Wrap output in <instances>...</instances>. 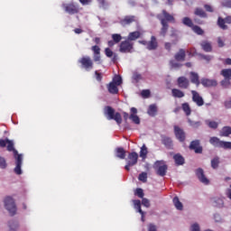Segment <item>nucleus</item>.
<instances>
[{"instance_id": "1", "label": "nucleus", "mask_w": 231, "mask_h": 231, "mask_svg": "<svg viewBox=\"0 0 231 231\" xmlns=\"http://www.w3.org/2000/svg\"><path fill=\"white\" fill-rule=\"evenodd\" d=\"M7 142V151L9 152L14 153V158L15 160V168H14V173L17 174L18 176H21L23 174V170H21V167H23V154H19V152L15 150L14 147V141L6 139Z\"/></svg>"}, {"instance_id": "2", "label": "nucleus", "mask_w": 231, "mask_h": 231, "mask_svg": "<svg viewBox=\"0 0 231 231\" xmlns=\"http://www.w3.org/2000/svg\"><path fill=\"white\" fill-rule=\"evenodd\" d=\"M162 14H158L157 19L161 21L162 28H161V35L165 37L167 35V32H169V23H176V19L171 14H169L166 10H162Z\"/></svg>"}, {"instance_id": "3", "label": "nucleus", "mask_w": 231, "mask_h": 231, "mask_svg": "<svg viewBox=\"0 0 231 231\" xmlns=\"http://www.w3.org/2000/svg\"><path fill=\"white\" fill-rule=\"evenodd\" d=\"M104 115L107 120H115L118 125L122 124V115L118 112L115 113V108L110 106H105Z\"/></svg>"}, {"instance_id": "4", "label": "nucleus", "mask_w": 231, "mask_h": 231, "mask_svg": "<svg viewBox=\"0 0 231 231\" xmlns=\"http://www.w3.org/2000/svg\"><path fill=\"white\" fill-rule=\"evenodd\" d=\"M62 8L66 14L69 15H79L80 14V11L82 10V7H80V5L76 2H70L69 4H62Z\"/></svg>"}, {"instance_id": "5", "label": "nucleus", "mask_w": 231, "mask_h": 231, "mask_svg": "<svg viewBox=\"0 0 231 231\" xmlns=\"http://www.w3.org/2000/svg\"><path fill=\"white\" fill-rule=\"evenodd\" d=\"M5 208L9 212L10 216H15L17 214V206L15 200L12 197H6L4 200Z\"/></svg>"}, {"instance_id": "6", "label": "nucleus", "mask_w": 231, "mask_h": 231, "mask_svg": "<svg viewBox=\"0 0 231 231\" xmlns=\"http://www.w3.org/2000/svg\"><path fill=\"white\" fill-rule=\"evenodd\" d=\"M209 143L213 145V147H219L220 149H231V142L221 141L216 136L209 139Z\"/></svg>"}, {"instance_id": "7", "label": "nucleus", "mask_w": 231, "mask_h": 231, "mask_svg": "<svg viewBox=\"0 0 231 231\" xmlns=\"http://www.w3.org/2000/svg\"><path fill=\"white\" fill-rule=\"evenodd\" d=\"M153 169L158 176H165L167 174L168 166L163 161H156Z\"/></svg>"}, {"instance_id": "8", "label": "nucleus", "mask_w": 231, "mask_h": 231, "mask_svg": "<svg viewBox=\"0 0 231 231\" xmlns=\"http://www.w3.org/2000/svg\"><path fill=\"white\" fill-rule=\"evenodd\" d=\"M134 49V43L131 40L126 39L119 45V51L121 53H132Z\"/></svg>"}, {"instance_id": "9", "label": "nucleus", "mask_w": 231, "mask_h": 231, "mask_svg": "<svg viewBox=\"0 0 231 231\" xmlns=\"http://www.w3.org/2000/svg\"><path fill=\"white\" fill-rule=\"evenodd\" d=\"M79 64H81V68L86 69V71H91L93 69V60L89 56H83L81 59L79 60Z\"/></svg>"}, {"instance_id": "10", "label": "nucleus", "mask_w": 231, "mask_h": 231, "mask_svg": "<svg viewBox=\"0 0 231 231\" xmlns=\"http://www.w3.org/2000/svg\"><path fill=\"white\" fill-rule=\"evenodd\" d=\"M231 24V15H227L226 18L221 16L217 19V26L221 28V30H228V25Z\"/></svg>"}, {"instance_id": "11", "label": "nucleus", "mask_w": 231, "mask_h": 231, "mask_svg": "<svg viewBox=\"0 0 231 231\" xmlns=\"http://www.w3.org/2000/svg\"><path fill=\"white\" fill-rule=\"evenodd\" d=\"M192 95V101L199 106L201 107V106L205 105V100H203V97L199 95V93L196 90H191Z\"/></svg>"}, {"instance_id": "12", "label": "nucleus", "mask_w": 231, "mask_h": 231, "mask_svg": "<svg viewBox=\"0 0 231 231\" xmlns=\"http://www.w3.org/2000/svg\"><path fill=\"white\" fill-rule=\"evenodd\" d=\"M177 86L180 89H189L190 81H189V79L181 76L177 79Z\"/></svg>"}, {"instance_id": "13", "label": "nucleus", "mask_w": 231, "mask_h": 231, "mask_svg": "<svg viewBox=\"0 0 231 231\" xmlns=\"http://www.w3.org/2000/svg\"><path fill=\"white\" fill-rule=\"evenodd\" d=\"M196 176L200 181V183H203L204 185H208L210 183V180L207 179V176H205V171L203 169L199 168L196 170Z\"/></svg>"}, {"instance_id": "14", "label": "nucleus", "mask_w": 231, "mask_h": 231, "mask_svg": "<svg viewBox=\"0 0 231 231\" xmlns=\"http://www.w3.org/2000/svg\"><path fill=\"white\" fill-rule=\"evenodd\" d=\"M199 144V140L192 141L189 144L190 151H194L196 154H201L203 152V147Z\"/></svg>"}, {"instance_id": "15", "label": "nucleus", "mask_w": 231, "mask_h": 231, "mask_svg": "<svg viewBox=\"0 0 231 231\" xmlns=\"http://www.w3.org/2000/svg\"><path fill=\"white\" fill-rule=\"evenodd\" d=\"M130 113L131 115L129 116V119L132 120V122L136 125H140V117L137 116L138 109H136V107H132L130 109Z\"/></svg>"}, {"instance_id": "16", "label": "nucleus", "mask_w": 231, "mask_h": 231, "mask_svg": "<svg viewBox=\"0 0 231 231\" xmlns=\"http://www.w3.org/2000/svg\"><path fill=\"white\" fill-rule=\"evenodd\" d=\"M91 51H93L94 62H100V60H102L100 56V47L98 45H94L91 47Z\"/></svg>"}, {"instance_id": "17", "label": "nucleus", "mask_w": 231, "mask_h": 231, "mask_svg": "<svg viewBox=\"0 0 231 231\" xmlns=\"http://www.w3.org/2000/svg\"><path fill=\"white\" fill-rule=\"evenodd\" d=\"M174 133H175V136L177 138V140H179V142H183L186 138L185 136V132L183 131V129L180 128V126L175 125L174 126Z\"/></svg>"}, {"instance_id": "18", "label": "nucleus", "mask_w": 231, "mask_h": 231, "mask_svg": "<svg viewBox=\"0 0 231 231\" xmlns=\"http://www.w3.org/2000/svg\"><path fill=\"white\" fill-rule=\"evenodd\" d=\"M189 79L191 84H195L197 88H199V84H201L199 81V74L194 71L189 72Z\"/></svg>"}, {"instance_id": "19", "label": "nucleus", "mask_w": 231, "mask_h": 231, "mask_svg": "<svg viewBox=\"0 0 231 231\" xmlns=\"http://www.w3.org/2000/svg\"><path fill=\"white\" fill-rule=\"evenodd\" d=\"M200 84H202L204 88H216L217 81H216V79H202Z\"/></svg>"}, {"instance_id": "20", "label": "nucleus", "mask_w": 231, "mask_h": 231, "mask_svg": "<svg viewBox=\"0 0 231 231\" xmlns=\"http://www.w3.org/2000/svg\"><path fill=\"white\" fill-rule=\"evenodd\" d=\"M127 163L134 166L138 163V154L136 153V152H133L128 154Z\"/></svg>"}, {"instance_id": "21", "label": "nucleus", "mask_w": 231, "mask_h": 231, "mask_svg": "<svg viewBox=\"0 0 231 231\" xmlns=\"http://www.w3.org/2000/svg\"><path fill=\"white\" fill-rule=\"evenodd\" d=\"M150 51H152L154 50L158 49V40L156 39V36H152L151 41L148 42V45L146 47Z\"/></svg>"}, {"instance_id": "22", "label": "nucleus", "mask_w": 231, "mask_h": 231, "mask_svg": "<svg viewBox=\"0 0 231 231\" xmlns=\"http://www.w3.org/2000/svg\"><path fill=\"white\" fill-rule=\"evenodd\" d=\"M186 57H187V54L185 52V50L183 49H180L179 51L174 55V59L175 60H177V62H185Z\"/></svg>"}, {"instance_id": "23", "label": "nucleus", "mask_w": 231, "mask_h": 231, "mask_svg": "<svg viewBox=\"0 0 231 231\" xmlns=\"http://www.w3.org/2000/svg\"><path fill=\"white\" fill-rule=\"evenodd\" d=\"M134 21H136V16L127 15V16H125V18L120 21V23L122 24V26H127L129 24H133Z\"/></svg>"}, {"instance_id": "24", "label": "nucleus", "mask_w": 231, "mask_h": 231, "mask_svg": "<svg viewBox=\"0 0 231 231\" xmlns=\"http://www.w3.org/2000/svg\"><path fill=\"white\" fill-rule=\"evenodd\" d=\"M162 143L166 147V149H172V139L171 137L162 135Z\"/></svg>"}, {"instance_id": "25", "label": "nucleus", "mask_w": 231, "mask_h": 231, "mask_svg": "<svg viewBox=\"0 0 231 231\" xmlns=\"http://www.w3.org/2000/svg\"><path fill=\"white\" fill-rule=\"evenodd\" d=\"M107 90L111 95H118V85L110 82L107 85Z\"/></svg>"}, {"instance_id": "26", "label": "nucleus", "mask_w": 231, "mask_h": 231, "mask_svg": "<svg viewBox=\"0 0 231 231\" xmlns=\"http://www.w3.org/2000/svg\"><path fill=\"white\" fill-rule=\"evenodd\" d=\"M171 96L174 98H183V97H185V92L181 91L179 88H172L171 89Z\"/></svg>"}, {"instance_id": "27", "label": "nucleus", "mask_w": 231, "mask_h": 231, "mask_svg": "<svg viewBox=\"0 0 231 231\" xmlns=\"http://www.w3.org/2000/svg\"><path fill=\"white\" fill-rule=\"evenodd\" d=\"M142 37V32L140 31H135L132 32L128 34L127 39L132 42V41H136L137 39H140Z\"/></svg>"}, {"instance_id": "28", "label": "nucleus", "mask_w": 231, "mask_h": 231, "mask_svg": "<svg viewBox=\"0 0 231 231\" xmlns=\"http://www.w3.org/2000/svg\"><path fill=\"white\" fill-rule=\"evenodd\" d=\"M200 46L202 48V50L206 52H210L212 51V43H210L208 41H204L200 43Z\"/></svg>"}, {"instance_id": "29", "label": "nucleus", "mask_w": 231, "mask_h": 231, "mask_svg": "<svg viewBox=\"0 0 231 231\" xmlns=\"http://www.w3.org/2000/svg\"><path fill=\"white\" fill-rule=\"evenodd\" d=\"M231 134V126H223L219 132V136L228 137Z\"/></svg>"}, {"instance_id": "30", "label": "nucleus", "mask_w": 231, "mask_h": 231, "mask_svg": "<svg viewBox=\"0 0 231 231\" xmlns=\"http://www.w3.org/2000/svg\"><path fill=\"white\" fill-rule=\"evenodd\" d=\"M173 160H174L176 165H183L185 163V158H183L182 155L180 153H176L173 156Z\"/></svg>"}, {"instance_id": "31", "label": "nucleus", "mask_w": 231, "mask_h": 231, "mask_svg": "<svg viewBox=\"0 0 231 231\" xmlns=\"http://www.w3.org/2000/svg\"><path fill=\"white\" fill-rule=\"evenodd\" d=\"M116 156L120 158V160L125 159V150L123 147H118L116 149Z\"/></svg>"}, {"instance_id": "32", "label": "nucleus", "mask_w": 231, "mask_h": 231, "mask_svg": "<svg viewBox=\"0 0 231 231\" xmlns=\"http://www.w3.org/2000/svg\"><path fill=\"white\" fill-rule=\"evenodd\" d=\"M182 107V111H184L186 116H190L191 113H192V109L190 108V105H189V103H183L181 105Z\"/></svg>"}, {"instance_id": "33", "label": "nucleus", "mask_w": 231, "mask_h": 231, "mask_svg": "<svg viewBox=\"0 0 231 231\" xmlns=\"http://www.w3.org/2000/svg\"><path fill=\"white\" fill-rule=\"evenodd\" d=\"M172 202L177 210H183V204L180 201V198L174 197Z\"/></svg>"}, {"instance_id": "34", "label": "nucleus", "mask_w": 231, "mask_h": 231, "mask_svg": "<svg viewBox=\"0 0 231 231\" xmlns=\"http://www.w3.org/2000/svg\"><path fill=\"white\" fill-rule=\"evenodd\" d=\"M147 113L150 116H156V113H158L156 105H150Z\"/></svg>"}, {"instance_id": "35", "label": "nucleus", "mask_w": 231, "mask_h": 231, "mask_svg": "<svg viewBox=\"0 0 231 231\" xmlns=\"http://www.w3.org/2000/svg\"><path fill=\"white\" fill-rule=\"evenodd\" d=\"M194 14L204 19L208 17L207 13H205V11L199 7L195 9Z\"/></svg>"}, {"instance_id": "36", "label": "nucleus", "mask_w": 231, "mask_h": 231, "mask_svg": "<svg viewBox=\"0 0 231 231\" xmlns=\"http://www.w3.org/2000/svg\"><path fill=\"white\" fill-rule=\"evenodd\" d=\"M206 125L210 129H217V127H219V124L212 120H206Z\"/></svg>"}, {"instance_id": "37", "label": "nucleus", "mask_w": 231, "mask_h": 231, "mask_svg": "<svg viewBox=\"0 0 231 231\" xmlns=\"http://www.w3.org/2000/svg\"><path fill=\"white\" fill-rule=\"evenodd\" d=\"M182 23L184 26H188L189 28H191L194 26V23H192V20L189 17H184L182 19Z\"/></svg>"}, {"instance_id": "38", "label": "nucleus", "mask_w": 231, "mask_h": 231, "mask_svg": "<svg viewBox=\"0 0 231 231\" xmlns=\"http://www.w3.org/2000/svg\"><path fill=\"white\" fill-rule=\"evenodd\" d=\"M219 163H221L219 157L216 156L211 160V167L212 169H217L219 167Z\"/></svg>"}, {"instance_id": "39", "label": "nucleus", "mask_w": 231, "mask_h": 231, "mask_svg": "<svg viewBox=\"0 0 231 231\" xmlns=\"http://www.w3.org/2000/svg\"><path fill=\"white\" fill-rule=\"evenodd\" d=\"M148 151H147V146H145V144H143L141 147V151H140V157L143 158V160H145L147 158V154H148Z\"/></svg>"}, {"instance_id": "40", "label": "nucleus", "mask_w": 231, "mask_h": 231, "mask_svg": "<svg viewBox=\"0 0 231 231\" xmlns=\"http://www.w3.org/2000/svg\"><path fill=\"white\" fill-rule=\"evenodd\" d=\"M134 207L139 212V214H143V210H142V201L134 200Z\"/></svg>"}, {"instance_id": "41", "label": "nucleus", "mask_w": 231, "mask_h": 231, "mask_svg": "<svg viewBox=\"0 0 231 231\" xmlns=\"http://www.w3.org/2000/svg\"><path fill=\"white\" fill-rule=\"evenodd\" d=\"M170 66L172 69H180L181 66H183L181 63H179L178 61H175L174 60H170Z\"/></svg>"}, {"instance_id": "42", "label": "nucleus", "mask_w": 231, "mask_h": 231, "mask_svg": "<svg viewBox=\"0 0 231 231\" xmlns=\"http://www.w3.org/2000/svg\"><path fill=\"white\" fill-rule=\"evenodd\" d=\"M8 225H9V229L11 231H15L19 228V223L14 220L9 221Z\"/></svg>"}, {"instance_id": "43", "label": "nucleus", "mask_w": 231, "mask_h": 231, "mask_svg": "<svg viewBox=\"0 0 231 231\" xmlns=\"http://www.w3.org/2000/svg\"><path fill=\"white\" fill-rule=\"evenodd\" d=\"M191 30L194 32V33H197V35H203L205 33V31H203V29L198 25H194Z\"/></svg>"}, {"instance_id": "44", "label": "nucleus", "mask_w": 231, "mask_h": 231, "mask_svg": "<svg viewBox=\"0 0 231 231\" xmlns=\"http://www.w3.org/2000/svg\"><path fill=\"white\" fill-rule=\"evenodd\" d=\"M111 82L116 86H122V77L116 75Z\"/></svg>"}, {"instance_id": "45", "label": "nucleus", "mask_w": 231, "mask_h": 231, "mask_svg": "<svg viewBox=\"0 0 231 231\" xmlns=\"http://www.w3.org/2000/svg\"><path fill=\"white\" fill-rule=\"evenodd\" d=\"M134 195L141 198V199H143V196H145L142 188H137L134 191Z\"/></svg>"}, {"instance_id": "46", "label": "nucleus", "mask_w": 231, "mask_h": 231, "mask_svg": "<svg viewBox=\"0 0 231 231\" xmlns=\"http://www.w3.org/2000/svg\"><path fill=\"white\" fill-rule=\"evenodd\" d=\"M112 39L116 44H118L122 41V35L118 33L112 34Z\"/></svg>"}, {"instance_id": "47", "label": "nucleus", "mask_w": 231, "mask_h": 231, "mask_svg": "<svg viewBox=\"0 0 231 231\" xmlns=\"http://www.w3.org/2000/svg\"><path fill=\"white\" fill-rule=\"evenodd\" d=\"M139 181H143V183H147V172H142L138 177Z\"/></svg>"}, {"instance_id": "48", "label": "nucleus", "mask_w": 231, "mask_h": 231, "mask_svg": "<svg viewBox=\"0 0 231 231\" xmlns=\"http://www.w3.org/2000/svg\"><path fill=\"white\" fill-rule=\"evenodd\" d=\"M6 167H8V164L6 163V159L0 156V169H6Z\"/></svg>"}, {"instance_id": "49", "label": "nucleus", "mask_w": 231, "mask_h": 231, "mask_svg": "<svg viewBox=\"0 0 231 231\" xmlns=\"http://www.w3.org/2000/svg\"><path fill=\"white\" fill-rule=\"evenodd\" d=\"M143 98H149L151 97V90L144 89L141 92Z\"/></svg>"}, {"instance_id": "50", "label": "nucleus", "mask_w": 231, "mask_h": 231, "mask_svg": "<svg viewBox=\"0 0 231 231\" xmlns=\"http://www.w3.org/2000/svg\"><path fill=\"white\" fill-rule=\"evenodd\" d=\"M142 205H143V207H146V208H149V207H151V202L149 201L148 199L143 198L142 199Z\"/></svg>"}, {"instance_id": "51", "label": "nucleus", "mask_w": 231, "mask_h": 231, "mask_svg": "<svg viewBox=\"0 0 231 231\" xmlns=\"http://www.w3.org/2000/svg\"><path fill=\"white\" fill-rule=\"evenodd\" d=\"M105 54L106 55V57H108V59H111V57H113L115 52H113L110 48H106Z\"/></svg>"}, {"instance_id": "52", "label": "nucleus", "mask_w": 231, "mask_h": 231, "mask_svg": "<svg viewBox=\"0 0 231 231\" xmlns=\"http://www.w3.org/2000/svg\"><path fill=\"white\" fill-rule=\"evenodd\" d=\"M221 5L224 8H231V0H224Z\"/></svg>"}, {"instance_id": "53", "label": "nucleus", "mask_w": 231, "mask_h": 231, "mask_svg": "<svg viewBox=\"0 0 231 231\" xmlns=\"http://www.w3.org/2000/svg\"><path fill=\"white\" fill-rule=\"evenodd\" d=\"M95 76H96V80H97V82H102V73L96 70Z\"/></svg>"}, {"instance_id": "54", "label": "nucleus", "mask_w": 231, "mask_h": 231, "mask_svg": "<svg viewBox=\"0 0 231 231\" xmlns=\"http://www.w3.org/2000/svg\"><path fill=\"white\" fill-rule=\"evenodd\" d=\"M217 44H218V48H223L225 46V42L221 37L217 38Z\"/></svg>"}, {"instance_id": "55", "label": "nucleus", "mask_w": 231, "mask_h": 231, "mask_svg": "<svg viewBox=\"0 0 231 231\" xmlns=\"http://www.w3.org/2000/svg\"><path fill=\"white\" fill-rule=\"evenodd\" d=\"M224 106L226 109H231V98L225 101Z\"/></svg>"}, {"instance_id": "56", "label": "nucleus", "mask_w": 231, "mask_h": 231, "mask_svg": "<svg viewBox=\"0 0 231 231\" xmlns=\"http://www.w3.org/2000/svg\"><path fill=\"white\" fill-rule=\"evenodd\" d=\"M191 231H201L199 229V225L198 223H195L191 226Z\"/></svg>"}, {"instance_id": "57", "label": "nucleus", "mask_w": 231, "mask_h": 231, "mask_svg": "<svg viewBox=\"0 0 231 231\" xmlns=\"http://www.w3.org/2000/svg\"><path fill=\"white\" fill-rule=\"evenodd\" d=\"M93 0H79V3L83 5L86 6V5H90Z\"/></svg>"}, {"instance_id": "58", "label": "nucleus", "mask_w": 231, "mask_h": 231, "mask_svg": "<svg viewBox=\"0 0 231 231\" xmlns=\"http://www.w3.org/2000/svg\"><path fill=\"white\" fill-rule=\"evenodd\" d=\"M204 8L206 12H210V13L214 12V9L209 5H205Z\"/></svg>"}, {"instance_id": "59", "label": "nucleus", "mask_w": 231, "mask_h": 231, "mask_svg": "<svg viewBox=\"0 0 231 231\" xmlns=\"http://www.w3.org/2000/svg\"><path fill=\"white\" fill-rule=\"evenodd\" d=\"M164 48H165V50H167V51H171L172 45L171 44V42H166L164 44Z\"/></svg>"}, {"instance_id": "60", "label": "nucleus", "mask_w": 231, "mask_h": 231, "mask_svg": "<svg viewBox=\"0 0 231 231\" xmlns=\"http://www.w3.org/2000/svg\"><path fill=\"white\" fill-rule=\"evenodd\" d=\"M148 231H158L153 224H149Z\"/></svg>"}, {"instance_id": "61", "label": "nucleus", "mask_w": 231, "mask_h": 231, "mask_svg": "<svg viewBox=\"0 0 231 231\" xmlns=\"http://www.w3.org/2000/svg\"><path fill=\"white\" fill-rule=\"evenodd\" d=\"M200 57L201 59H203L204 60H207L208 62L212 60V57L208 55H200Z\"/></svg>"}, {"instance_id": "62", "label": "nucleus", "mask_w": 231, "mask_h": 231, "mask_svg": "<svg viewBox=\"0 0 231 231\" xmlns=\"http://www.w3.org/2000/svg\"><path fill=\"white\" fill-rule=\"evenodd\" d=\"M8 143V142H6L5 140L0 139V147H6V144Z\"/></svg>"}, {"instance_id": "63", "label": "nucleus", "mask_w": 231, "mask_h": 231, "mask_svg": "<svg viewBox=\"0 0 231 231\" xmlns=\"http://www.w3.org/2000/svg\"><path fill=\"white\" fill-rule=\"evenodd\" d=\"M116 60H118V54L114 53V55L112 56V62H116Z\"/></svg>"}, {"instance_id": "64", "label": "nucleus", "mask_w": 231, "mask_h": 231, "mask_svg": "<svg viewBox=\"0 0 231 231\" xmlns=\"http://www.w3.org/2000/svg\"><path fill=\"white\" fill-rule=\"evenodd\" d=\"M93 42H95V44H100V38L96 37L93 39Z\"/></svg>"}]
</instances>
